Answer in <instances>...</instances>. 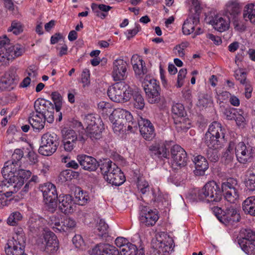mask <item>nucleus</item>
Returning a JSON list of instances; mask_svg holds the SVG:
<instances>
[{
  "instance_id": "nucleus-1",
  "label": "nucleus",
  "mask_w": 255,
  "mask_h": 255,
  "mask_svg": "<svg viewBox=\"0 0 255 255\" xmlns=\"http://www.w3.org/2000/svg\"><path fill=\"white\" fill-rule=\"evenodd\" d=\"M192 198L202 201L206 200L207 202L217 203L222 197V193L219 185L214 181L207 183L200 189L195 188L191 192Z\"/></svg>"
},
{
  "instance_id": "nucleus-2",
  "label": "nucleus",
  "mask_w": 255,
  "mask_h": 255,
  "mask_svg": "<svg viewBox=\"0 0 255 255\" xmlns=\"http://www.w3.org/2000/svg\"><path fill=\"white\" fill-rule=\"evenodd\" d=\"M10 163L6 162L1 169V174L9 185L13 186L15 191L18 190L24 184L25 179L30 176L29 170L19 169L16 172V168L9 167Z\"/></svg>"
},
{
  "instance_id": "nucleus-3",
  "label": "nucleus",
  "mask_w": 255,
  "mask_h": 255,
  "mask_svg": "<svg viewBox=\"0 0 255 255\" xmlns=\"http://www.w3.org/2000/svg\"><path fill=\"white\" fill-rule=\"evenodd\" d=\"M225 129L221 124L214 122L209 126L205 134V142L210 149H218L223 145Z\"/></svg>"
},
{
  "instance_id": "nucleus-4",
  "label": "nucleus",
  "mask_w": 255,
  "mask_h": 255,
  "mask_svg": "<svg viewBox=\"0 0 255 255\" xmlns=\"http://www.w3.org/2000/svg\"><path fill=\"white\" fill-rule=\"evenodd\" d=\"M107 94L113 101L117 103H125L131 98L133 90L125 82H120L109 87Z\"/></svg>"
},
{
  "instance_id": "nucleus-5",
  "label": "nucleus",
  "mask_w": 255,
  "mask_h": 255,
  "mask_svg": "<svg viewBox=\"0 0 255 255\" xmlns=\"http://www.w3.org/2000/svg\"><path fill=\"white\" fill-rule=\"evenodd\" d=\"M225 205L222 209L214 207L213 212L220 222L227 226H230L240 221V214L238 213L235 205L233 203Z\"/></svg>"
},
{
  "instance_id": "nucleus-6",
  "label": "nucleus",
  "mask_w": 255,
  "mask_h": 255,
  "mask_svg": "<svg viewBox=\"0 0 255 255\" xmlns=\"http://www.w3.org/2000/svg\"><path fill=\"white\" fill-rule=\"evenodd\" d=\"M147 100L150 104L158 103L160 100V88L154 79L146 76L142 82Z\"/></svg>"
},
{
  "instance_id": "nucleus-7",
  "label": "nucleus",
  "mask_w": 255,
  "mask_h": 255,
  "mask_svg": "<svg viewBox=\"0 0 255 255\" xmlns=\"http://www.w3.org/2000/svg\"><path fill=\"white\" fill-rule=\"evenodd\" d=\"M83 120L86 127L85 131L88 137L92 140L101 138L103 127L100 124L98 125L99 119L97 120L93 115L88 114L85 116Z\"/></svg>"
},
{
  "instance_id": "nucleus-8",
  "label": "nucleus",
  "mask_w": 255,
  "mask_h": 255,
  "mask_svg": "<svg viewBox=\"0 0 255 255\" xmlns=\"http://www.w3.org/2000/svg\"><path fill=\"white\" fill-rule=\"evenodd\" d=\"M38 248L42 251L48 254H54L59 249L57 237L52 232H46L37 241Z\"/></svg>"
},
{
  "instance_id": "nucleus-9",
  "label": "nucleus",
  "mask_w": 255,
  "mask_h": 255,
  "mask_svg": "<svg viewBox=\"0 0 255 255\" xmlns=\"http://www.w3.org/2000/svg\"><path fill=\"white\" fill-rule=\"evenodd\" d=\"M222 193H224L225 199L229 203L234 204L239 198L240 185L236 178H229L222 183Z\"/></svg>"
},
{
  "instance_id": "nucleus-10",
  "label": "nucleus",
  "mask_w": 255,
  "mask_h": 255,
  "mask_svg": "<svg viewBox=\"0 0 255 255\" xmlns=\"http://www.w3.org/2000/svg\"><path fill=\"white\" fill-rule=\"evenodd\" d=\"M236 155L239 162L245 164L252 161L254 156L253 146L249 142H239L236 146Z\"/></svg>"
},
{
  "instance_id": "nucleus-11",
  "label": "nucleus",
  "mask_w": 255,
  "mask_h": 255,
  "mask_svg": "<svg viewBox=\"0 0 255 255\" xmlns=\"http://www.w3.org/2000/svg\"><path fill=\"white\" fill-rule=\"evenodd\" d=\"M24 240L22 235H15L9 239L5 247L7 255H22L24 247Z\"/></svg>"
},
{
  "instance_id": "nucleus-12",
  "label": "nucleus",
  "mask_w": 255,
  "mask_h": 255,
  "mask_svg": "<svg viewBox=\"0 0 255 255\" xmlns=\"http://www.w3.org/2000/svg\"><path fill=\"white\" fill-rule=\"evenodd\" d=\"M159 219L156 209H151L146 206L140 209L139 220L143 225L147 227L154 226Z\"/></svg>"
},
{
  "instance_id": "nucleus-13",
  "label": "nucleus",
  "mask_w": 255,
  "mask_h": 255,
  "mask_svg": "<svg viewBox=\"0 0 255 255\" xmlns=\"http://www.w3.org/2000/svg\"><path fill=\"white\" fill-rule=\"evenodd\" d=\"M128 63L122 59H117L113 62L112 77L115 81H123L127 77Z\"/></svg>"
},
{
  "instance_id": "nucleus-14",
  "label": "nucleus",
  "mask_w": 255,
  "mask_h": 255,
  "mask_svg": "<svg viewBox=\"0 0 255 255\" xmlns=\"http://www.w3.org/2000/svg\"><path fill=\"white\" fill-rule=\"evenodd\" d=\"M46 204L56 203L58 195L55 186L51 183H46L39 186Z\"/></svg>"
},
{
  "instance_id": "nucleus-15",
  "label": "nucleus",
  "mask_w": 255,
  "mask_h": 255,
  "mask_svg": "<svg viewBox=\"0 0 255 255\" xmlns=\"http://www.w3.org/2000/svg\"><path fill=\"white\" fill-rule=\"evenodd\" d=\"M140 134L146 140H151L155 135L154 128L147 119L140 117L138 121Z\"/></svg>"
},
{
  "instance_id": "nucleus-16",
  "label": "nucleus",
  "mask_w": 255,
  "mask_h": 255,
  "mask_svg": "<svg viewBox=\"0 0 255 255\" xmlns=\"http://www.w3.org/2000/svg\"><path fill=\"white\" fill-rule=\"evenodd\" d=\"M171 155L173 164L179 167L184 166L187 161L185 150L178 145H174L171 149Z\"/></svg>"
},
{
  "instance_id": "nucleus-17",
  "label": "nucleus",
  "mask_w": 255,
  "mask_h": 255,
  "mask_svg": "<svg viewBox=\"0 0 255 255\" xmlns=\"http://www.w3.org/2000/svg\"><path fill=\"white\" fill-rule=\"evenodd\" d=\"M23 52L24 49L20 45H9L4 52L0 53L1 56H3V64H8L10 60L21 56Z\"/></svg>"
},
{
  "instance_id": "nucleus-18",
  "label": "nucleus",
  "mask_w": 255,
  "mask_h": 255,
  "mask_svg": "<svg viewBox=\"0 0 255 255\" xmlns=\"http://www.w3.org/2000/svg\"><path fill=\"white\" fill-rule=\"evenodd\" d=\"M77 160L85 170L94 171L99 166L98 162L95 158L86 154L78 155L77 156Z\"/></svg>"
},
{
  "instance_id": "nucleus-19",
  "label": "nucleus",
  "mask_w": 255,
  "mask_h": 255,
  "mask_svg": "<svg viewBox=\"0 0 255 255\" xmlns=\"http://www.w3.org/2000/svg\"><path fill=\"white\" fill-rule=\"evenodd\" d=\"M57 199L59 208L65 214L72 213L74 211V202L73 197L68 194L60 195Z\"/></svg>"
},
{
  "instance_id": "nucleus-20",
  "label": "nucleus",
  "mask_w": 255,
  "mask_h": 255,
  "mask_svg": "<svg viewBox=\"0 0 255 255\" xmlns=\"http://www.w3.org/2000/svg\"><path fill=\"white\" fill-rule=\"evenodd\" d=\"M119 168L115 163L110 160L104 161L100 166L102 174L108 182L110 180V175L115 174V170Z\"/></svg>"
},
{
  "instance_id": "nucleus-21",
  "label": "nucleus",
  "mask_w": 255,
  "mask_h": 255,
  "mask_svg": "<svg viewBox=\"0 0 255 255\" xmlns=\"http://www.w3.org/2000/svg\"><path fill=\"white\" fill-rule=\"evenodd\" d=\"M119 168L115 163L110 160L104 161L100 166L102 174L108 182L110 180V175L115 174V170Z\"/></svg>"
},
{
  "instance_id": "nucleus-22",
  "label": "nucleus",
  "mask_w": 255,
  "mask_h": 255,
  "mask_svg": "<svg viewBox=\"0 0 255 255\" xmlns=\"http://www.w3.org/2000/svg\"><path fill=\"white\" fill-rule=\"evenodd\" d=\"M193 161L195 165V174L198 175H203L205 171L208 168V163L205 157L198 155L194 156Z\"/></svg>"
},
{
  "instance_id": "nucleus-23",
  "label": "nucleus",
  "mask_w": 255,
  "mask_h": 255,
  "mask_svg": "<svg viewBox=\"0 0 255 255\" xmlns=\"http://www.w3.org/2000/svg\"><path fill=\"white\" fill-rule=\"evenodd\" d=\"M199 23V19L198 15L196 16L189 15L183 24L182 30L183 33L185 35H189L192 33Z\"/></svg>"
},
{
  "instance_id": "nucleus-24",
  "label": "nucleus",
  "mask_w": 255,
  "mask_h": 255,
  "mask_svg": "<svg viewBox=\"0 0 255 255\" xmlns=\"http://www.w3.org/2000/svg\"><path fill=\"white\" fill-rule=\"evenodd\" d=\"M131 62L136 75L140 76L147 73V70L145 65V63L140 57L137 56H133Z\"/></svg>"
},
{
  "instance_id": "nucleus-25",
  "label": "nucleus",
  "mask_w": 255,
  "mask_h": 255,
  "mask_svg": "<svg viewBox=\"0 0 255 255\" xmlns=\"http://www.w3.org/2000/svg\"><path fill=\"white\" fill-rule=\"evenodd\" d=\"M215 29L219 31L223 32L228 29L230 25L229 20H226L218 15H216L210 21Z\"/></svg>"
},
{
  "instance_id": "nucleus-26",
  "label": "nucleus",
  "mask_w": 255,
  "mask_h": 255,
  "mask_svg": "<svg viewBox=\"0 0 255 255\" xmlns=\"http://www.w3.org/2000/svg\"><path fill=\"white\" fill-rule=\"evenodd\" d=\"M150 155L153 157H161L167 158L169 155L167 149L165 145H159L158 144L152 145L149 147Z\"/></svg>"
},
{
  "instance_id": "nucleus-27",
  "label": "nucleus",
  "mask_w": 255,
  "mask_h": 255,
  "mask_svg": "<svg viewBox=\"0 0 255 255\" xmlns=\"http://www.w3.org/2000/svg\"><path fill=\"white\" fill-rule=\"evenodd\" d=\"M28 122L34 129L39 131L44 127L45 120L41 115L35 114V113L33 112L30 114Z\"/></svg>"
},
{
  "instance_id": "nucleus-28",
  "label": "nucleus",
  "mask_w": 255,
  "mask_h": 255,
  "mask_svg": "<svg viewBox=\"0 0 255 255\" xmlns=\"http://www.w3.org/2000/svg\"><path fill=\"white\" fill-rule=\"evenodd\" d=\"M53 106V105L49 101L45 100L44 99H38L34 103L35 114L42 116V114H44Z\"/></svg>"
},
{
  "instance_id": "nucleus-29",
  "label": "nucleus",
  "mask_w": 255,
  "mask_h": 255,
  "mask_svg": "<svg viewBox=\"0 0 255 255\" xmlns=\"http://www.w3.org/2000/svg\"><path fill=\"white\" fill-rule=\"evenodd\" d=\"M241 7L236 1H229L226 5V13L229 18H235L240 13Z\"/></svg>"
},
{
  "instance_id": "nucleus-30",
  "label": "nucleus",
  "mask_w": 255,
  "mask_h": 255,
  "mask_svg": "<svg viewBox=\"0 0 255 255\" xmlns=\"http://www.w3.org/2000/svg\"><path fill=\"white\" fill-rule=\"evenodd\" d=\"M45 220L43 218H31L29 221V228L31 232L36 234L44 230Z\"/></svg>"
},
{
  "instance_id": "nucleus-31",
  "label": "nucleus",
  "mask_w": 255,
  "mask_h": 255,
  "mask_svg": "<svg viewBox=\"0 0 255 255\" xmlns=\"http://www.w3.org/2000/svg\"><path fill=\"white\" fill-rule=\"evenodd\" d=\"M41 143L47 144L53 146L58 147L59 144V137L54 132H47L43 134L41 137Z\"/></svg>"
},
{
  "instance_id": "nucleus-32",
  "label": "nucleus",
  "mask_w": 255,
  "mask_h": 255,
  "mask_svg": "<svg viewBox=\"0 0 255 255\" xmlns=\"http://www.w3.org/2000/svg\"><path fill=\"white\" fill-rule=\"evenodd\" d=\"M121 255H144L143 250L138 251L136 246L130 243H128L124 246L123 249H120Z\"/></svg>"
},
{
  "instance_id": "nucleus-33",
  "label": "nucleus",
  "mask_w": 255,
  "mask_h": 255,
  "mask_svg": "<svg viewBox=\"0 0 255 255\" xmlns=\"http://www.w3.org/2000/svg\"><path fill=\"white\" fill-rule=\"evenodd\" d=\"M242 208L245 213L255 216V196L247 198L243 202Z\"/></svg>"
},
{
  "instance_id": "nucleus-34",
  "label": "nucleus",
  "mask_w": 255,
  "mask_h": 255,
  "mask_svg": "<svg viewBox=\"0 0 255 255\" xmlns=\"http://www.w3.org/2000/svg\"><path fill=\"white\" fill-rule=\"evenodd\" d=\"M115 174L110 175V180L108 183L113 185L119 186L125 181V177L120 168L115 170Z\"/></svg>"
},
{
  "instance_id": "nucleus-35",
  "label": "nucleus",
  "mask_w": 255,
  "mask_h": 255,
  "mask_svg": "<svg viewBox=\"0 0 255 255\" xmlns=\"http://www.w3.org/2000/svg\"><path fill=\"white\" fill-rule=\"evenodd\" d=\"M243 17L246 21L250 20L255 24V5L250 3L245 7Z\"/></svg>"
},
{
  "instance_id": "nucleus-36",
  "label": "nucleus",
  "mask_w": 255,
  "mask_h": 255,
  "mask_svg": "<svg viewBox=\"0 0 255 255\" xmlns=\"http://www.w3.org/2000/svg\"><path fill=\"white\" fill-rule=\"evenodd\" d=\"M61 219V216L58 214L49 217L48 224L54 232H60V227H62Z\"/></svg>"
},
{
  "instance_id": "nucleus-37",
  "label": "nucleus",
  "mask_w": 255,
  "mask_h": 255,
  "mask_svg": "<svg viewBox=\"0 0 255 255\" xmlns=\"http://www.w3.org/2000/svg\"><path fill=\"white\" fill-rule=\"evenodd\" d=\"M174 123L177 129L187 130L190 128L191 122L189 119L184 116L174 118Z\"/></svg>"
},
{
  "instance_id": "nucleus-38",
  "label": "nucleus",
  "mask_w": 255,
  "mask_h": 255,
  "mask_svg": "<svg viewBox=\"0 0 255 255\" xmlns=\"http://www.w3.org/2000/svg\"><path fill=\"white\" fill-rule=\"evenodd\" d=\"M239 244L242 250L249 255L255 254V243L246 240H239Z\"/></svg>"
},
{
  "instance_id": "nucleus-39",
  "label": "nucleus",
  "mask_w": 255,
  "mask_h": 255,
  "mask_svg": "<svg viewBox=\"0 0 255 255\" xmlns=\"http://www.w3.org/2000/svg\"><path fill=\"white\" fill-rule=\"evenodd\" d=\"M213 104V100L211 97L205 93H200L198 96V100L197 105L199 107H210Z\"/></svg>"
},
{
  "instance_id": "nucleus-40",
  "label": "nucleus",
  "mask_w": 255,
  "mask_h": 255,
  "mask_svg": "<svg viewBox=\"0 0 255 255\" xmlns=\"http://www.w3.org/2000/svg\"><path fill=\"white\" fill-rule=\"evenodd\" d=\"M75 202L79 205H84L89 199V197L86 192H84L80 189L75 191Z\"/></svg>"
},
{
  "instance_id": "nucleus-41",
  "label": "nucleus",
  "mask_w": 255,
  "mask_h": 255,
  "mask_svg": "<svg viewBox=\"0 0 255 255\" xmlns=\"http://www.w3.org/2000/svg\"><path fill=\"white\" fill-rule=\"evenodd\" d=\"M14 86V79L12 76L5 77L0 81V90L1 91H10L13 89Z\"/></svg>"
},
{
  "instance_id": "nucleus-42",
  "label": "nucleus",
  "mask_w": 255,
  "mask_h": 255,
  "mask_svg": "<svg viewBox=\"0 0 255 255\" xmlns=\"http://www.w3.org/2000/svg\"><path fill=\"white\" fill-rule=\"evenodd\" d=\"M57 147L53 146L41 142V145L38 149V152L44 156H50L57 150Z\"/></svg>"
},
{
  "instance_id": "nucleus-43",
  "label": "nucleus",
  "mask_w": 255,
  "mask_h": 255,
  "mask_svg": "<svg viewBox=\"0 0 255 255\" xmlns=\"http://www.w3.org/2000/svg\"><path fill=\"white\" fill-rule=\"evenodd\" d=\"M61 223L62 227H60V232H66L73 229L76 226L75 221L71 218H64Z\"/></svg>"
},
{
  "instance_id": "nucleus-44",
  "label": "nucleus",
  "mask_w": 255,
  "mask_h": 255,
  "mask_svg": "<svg viewBox=\"0 0 255 255\" xmlns=\"http://www.w3.org/2000/svg\"><path fill=\"white\" fill-rule=\"evenodd\" d=\"M23 156V151L19 148L15 149L12 154L11 161H8L10 163L9 167H14L16 165H18V161Z\"/></svg>"
},
{
  "instance_id": "nucleus-45",
  "label": "nucleus",
  "mask_w": 255,
  "mask_h": 255,
  "mask_svg": "<svg viewBox=\"0 0 255 255\" xmlns=\"http://www.w3.org/2000/svg\"><path fill=\"white\" fill-rule=\"evenodd\" d=\"M62 139L73 141H77V135L72 129L64 128L62 130Z\"/></svg>"
},
{
  "instance_id": "nucleus-46",
  "label": "nucleus",
  "mask_w": 255,
  "mask_h": 255,
  "mask_svg": "<svg viewBox=\"0 0 255 255\" xmlns=\"http://www.w3.org/2000/svg\"><path fill=\"white\" fill-rule=\"evenodd\" d=\"M133 100H134V107L137 109L142 110L144 107V100L142 96L139 92H135L134 93L133 92Z\"/></svg>"
},
{
  "instance_id": "nucleus-47",
  "label": "nucleus",
  "mask_w": 255,
  "mask_h": 255,
  "mask_svg": "<svg viewBox=\"0 0 255 255\" xmlns=\"http://www.w3.org/2000/svg\"><path fill=\"white\" fill-rule=\"evenodd\" d=\"M137 187L140 192L144 195L149 192L148 183L141 178H138L137 181Z\"/></svg>"
},
{
  "instance_id": "nucleus-48",
  "label": "nucleus",
  "mask_w": 255,
  "mask_h": 255,
  "mask_svg": "<svg viewBox=\"0 0 255 255\" xmlns=\"http://www.w3.org/2000/svg\"><path fill=\"white\" fill-rule=\"evenodd\" d=\"M22 216L19 212H14L10 214L7 219V223L10 226H15L21 220Z\"/></svg>"
},
{
  "instance_id": "nucleus-49",
  "label": "nucleus",
  "mask_w": 255,
  "mask_h": 255,
  "mask_svg": "<svg viewBox=\"0 0 255 255\" xmlns=\"http://www.w3.org/2000/svg\"><path fill=\"white\" fill-rule=\"evenodd\" d=\"M51 98L54 103L56 111H60L62 106V97L57 92H54L51 94Z\"/></svg>"
},
{
  "instance_id": "nucleus-50",
  "label": "nucleus",
  "mask_w": 255,
  "mask_h": 255,
  "mask_svg": "<svg viewBox=\"0 0 255 255\" xmlns=\"http://www.w3.org/2000/svg\"><path fill=\"white\" fill-rule=\"evenodd\" d=\"M247 178L245 182L246 186L250 191L255 190V174L247 172Z\"/></svg>"
},
{
  "instance_id": "nucleus-51",
  "label": "nucleus",
  "mask_w": 255,
  "mask_h": 255,
  "mask_svg": "<svg viewBox=\"0 0 255 255\" xmlns=\"http://www.w3.org/2000/svg\"><path fill=\"white\" fill-rule=\"evenodd\" d=\"M189 46V43L187 41L183 42L174 47L173 50L176 55L180 57H183L185 55V49Z\"/></svg>"
},
{
  "instance_id": "nucleus-52",
  "label": "nucleus",
  "mask_w": 255,
  "mask_h": 255,
  "mask_svg": "<svg viewBox=\"0 0 255 255\" xmlns=\"http://www.w3.org/2000/svg\"><path fill=\"white\" fill-rule=\"evenodd\" d=\"M108 229V225L103 219H100L97 226V230L99 231L98 235L101 237H103L107 233Z\"/></svg>"
},
{
  "instance_id": "nucleus-53",
  "label": "nucleus",
  "mask_w": 255,
  "mask_h": 255,
  "mask_svg": "<svg viewBox=\"0 0 255 255\" xmlns=\"http://www.w3.org/2000/svg\"><path fill=\"white\" fill-rule=\"evenodd\" d=\"M172 113L177 117L184 116L185 110L183 105L180 103H176L172 107Z\"/></svg>"
},
{
  "instance_id": "nucleus-54",
  "label": "nucleus",
  "mask_w": 255,
  "mask_h": 255,
  "mask_svg": "<svg viewBox=\"0 0 255 255\" xmlns=\"http://www.w3.org/2000/svg\"><path fill=\"white\" fill-rule=\"evenodd\" d=\"M90 71L88 69L83 70L81 75V81L84 88L87 87L90 85Z\"/></svg>"
},
{
  "instance_id": "nucleus-55",
  "label": "nucleus",
  "mask_w": 255,
  "mask_h": 255,
  "mask_svg": "<svg viewBox=\"0 0 255 255\" xmlns=\"http://www.w3.org/2000/svg\"><path fill=\"white\" fill-rule=\"evenodd\" d=\"M244 237L240 240H246L255 243V232L251 229H246L244 232Z\"/></svg>"
},
{
  "instance_id": "nucleus-56",
  "label": "nucleus",
  "mask_w": 255,
  "mask_h": 255,
  "mask_svg": "<svg viewBox=\"0 0 255 255\" xmlns=\"http://www.w3.org/2000/svg\"><path fill=\"white\" fill-rule=\"evenodd\" d=\"M54 107L53 106L48 109L44 114H42L41 117L43 120L47 121L49 123H52L54 121Z\"/></svg>"
},
{
  "instance_id": "nucleus-57",
  "label": "nucleus",
  "mask_w": 255,
  "mask_h": 255,
  "mask_svg": "<svg viewBox=\"0 0 255 255\" xmlns=\"http://www.w3.org/2000/svg\"><path fill=\"white\" fill-rule=\"evenodd\" d=\"M193 7L191 10L192 14L190 16H196L198 15V17L199 18V15L201 11V8L199 2L197 0H194L192 2Z\"/></svg>"
},
{
  "instance_id": "nucleus-58",
  "label": "nucleus",
  "mask_w": 255,
  "mask_h": 255,
  "mask_svg": "<svg viewBox=\"0 0 255 255\" xmlns=\"http://www.w3.org/2000/svg\"><path fill=\"white\" fill-rule=\"evenodd\" d=\"M236 79L239 81L241 84L244 85L248 82L247 81V74L241 70H237L235 74Z\"/></svg>"
},
{
  "instance_id": "nucleus-59",
  "label": "nucleus",
  "mask_w": 255,
  "mask_h": 255,
  "mask_svg": "<svg viewBox=\"0 0 255 255\" xmlns=\"http://www.w3.org/2000/svg\"><path fill=\"white\" fill-rule=\"evenodd\" d=\"M113 114L115 116L117 115L118 117H120L119 114H121L122 116V118H123V117L125 116L126 120H128L129 122L131 121L132 118L131 115L129 112L121 109L116 110L113 112Z\"/></svg>"
},
{
  "instance_id": "nucleus-60",
  "label": "nucleus",
  "mask_w": 255,
  "mask_h": 255,
  "mask_svg": "<svg viewBox=\"0 0 255 255\" xmlns=\"http://www.w3.org/2000/svg\"><path fill=\"white\" fill-rule=\"evenodd\" d=\"M72 242L75 247L78 249H83L85 246V243L82 236L80 235H75L72 239Z\"/></svg>"
},
{
  "instance_id": "nucleus-61",
  "label": "nucleus",
  "mask_w": 255,
  "mask_h": 255,
  "mask_svg": "<svg viewBox=\"0 0 255 255\" xmlns=\"http://www.w3.org/2000/svg\"><path fill=\"white\" fill-rule=\"evenodd\" d=\"M105 244L100 243L97 244L90 251L91 255H102L104 251Z\"/></svg>"
},
{
  "instance_id": "nucleus-62",
  "label": "nucleus",
  "mask_w": 255,
  "mask_h": 255,
  "mask_svg": "<svg viewBox=\"0 0 255 255\" xmlns=\"http://www.w3.org/2000/svg\"><path fill=\"white\" fill-rule=\"evenodd\" d=\"M8 30L12 31L15 35L19 34L22 31V28L20 22L13 21Z\"/></svg>"
},
{
  "instance_id": "nucleus-63",
  "label": "nucleus",
  "mask_w": 255,
  "mask_h": 255,
  "mask_svg": "<svg viewBox=\"0 0 255 255\" xmlns=\"http://www.w3.org/2000/svg\"><path fill=\"white\" fill-rule=\"evenodd\" d=\"M76 142L62 139V144L64 150L68 152L71 151L75 147Z\"/></svg>"
},
{
  "instance_id": "nucleus-64",
  "label": "nucleus",
  "mask_w": 255,
  "mask_h": 255,
  "mask_svg": "<svg viewBox=\"0 0 255 255\" xmlns=\"http://www.w3.org/2000/svg\"><path fill=\"white\" fill-rule=\"evenodd\" d=\"M218 149H210L207 152L208 159L212 162H215L219 159Z\"/></svg>"
}]
</instances>
